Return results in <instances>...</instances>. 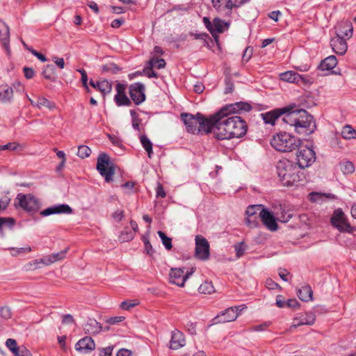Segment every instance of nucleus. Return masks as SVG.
<instances>
[{"label": "nucleus", "instance_id": "1", "mask_svg": "<svg viewBox=\"0 0 356 356\" xmlns=\"http://www.w3.org/2000/svg\"><path fill=\"white\" fill-rule=\"evenodd\" d=\"M252 108L250 104L244 102H238L223 106L213 115L212 131L214 136L218 140H229L243 137L247 132L246 122L239 116L229 115L248 112Z\"/></svg>", "mask_w": 356, "mask_h": 356}, {"label": "nucleus", "instance_id": "2", "mask_svg": "<svg viewBox=\"0 0 356 356\" xmlns=\"http://www.w3.org/2000/svg\"><path fill=\"white\" fill-rule=\"evenodd\" d=\"M296 108V104L282 107V109L287 110L284 114H282V123L286 126L293 127L296 132L298 134L304 136L311 134L316 129L313 116L305 109Z\"/></svg>", "mask_w": 356, "mask_h": 356}, {"label": "nucleus", "instance_id": "3", "mask_svg": "<svg viewBox=\"0 0 356 356\" xmlns=\"http://www.w3.org/2000/svg\"><path fill=\"white\" fill-rule=\"evenodd\" d=\"M188 132L197 134L202 131L209 133L213 127V115L205 118L202 113H197L193 115L188 113H182L180 115Z\"/></svg>", "mask_w": 356, "mask_h": 356}, {"label": "nucleus", "instance_id": "4", "mask_svg": "<svg viewBox=\"0 0 356 356\" xmlns=\"http://www.w3.org/2000/svg\"><path fill=\"white\" fill-rule=\"evenodd\" d=\"M299 168L292 161L282 159L276 164V171L281 184L284 186L291 187L297 186L300 181Z\"/></svg>", "mask_w": 356, "mask_h": 356}, {"label": "nucleus", "instance_id": "5", "mask_svg": "<svg viewBox=\"0 0 356 356\" xmlns=\"http://www.w3.org/2000/svg\"><path fill=\"white\" fill-rule=\"evenodd\" d=\"M302 144L301 139L286 132L277 134L270 140L271 146L281 152H291L300 147Z\"/></svg>", "mask_w": 356, "mask_h": 356}, {"label": "nucleus", "instance_id": "6", "mask_svg": "<svg viewBox=\"0 0 356 356\" xmlns=\"http://www.w3.org/2000/svg\"><path fill=\"white\" fill-rule=\"evenodd\" d=\"M97 170L104 177L106 182L113 181V177L115 172V165L111 161L110 157L105 153H101L97 162Z\"/></svg>", "mask_w": 356, "mask_h": 356}, {"label": "nucleus", "instance_id": "7", "mask_svg": "<svg viewBox=\"0 0 356 356\" xmlns=\"http://www.w3.org/2000/svg\"><path fill=\"white\" fill-rule=\"evenodd\" d=\"M298 151L296 153V159L298 168H305L309 167L316 160V153L312 148L300 145L298 148Z\"/></svg>", "mask_w": 356, "mask_h": 356}, {"label": "nucleus", "instance_id": "8", "mask_svg": "<svg viewBox=\"0 0 356 356\" xmlns=\"http://www.w3.org/2000/svg\"><path fill=\"white\" fill-rule=\"evenodd\" d=\"M19 205L26 211H36L40 208V202L32 194L19 193L15 198V205Z\"/></svg>", "mask_w": 356, "mask_h": 356}, {"label": "nucleus", "instance_id": "9", "mask_svg": "<svg viewBox=\"0 0 356 356\" xmlns=\"http://www.w3.org/2000/svg\"><path fill=\"white\" fill-rule=\"evenodd\" d=\"M330 220L332 225L340 232H350L351 231V226L341 209H336L334 211Z\"/></svg>", "mask_w": 356, "mask_h": 356}, {"label": "nucleus", "instance_id": "10", "mask_svg": "<svg viewBox=\"0 0 356 356\" xmlns=\"http://www.w3.org/2000/svg\"><path fill=\"white\" fill-rule=\"evenodd\" d=\"M195 254L201 260H207L209 257V244L204 237L200 235L195 236Z\"/></svg>", "mask_w": 356, "mask_h": 356}, {"label": "nucleus", "instance_id": "11", "mask_svg": "<svg viewBox=\"0 0 356 356\" xmlns=\"http://www.w3.org/2000/svg\"><path fill=\"white\" fill-rule=\"evenodd\" d=\"M145 87L140 82H136L129 86V95L136 105H139L145 100Z\"/></svg>", "mask_w": 356, "mask_h": 356}, {"label": "nucleus", "instance_id": "12", "mask_svg": "<svg viewBox=\"0 0 356 356\" xmlns=\"http://www.w3.org/2000/svg\"><path fill=\"white\" fill-rule=\"evenodd\" d=\"M240 307H231L218 314L214 318V323H225L235 321L239 315Z\"/></svg>", "mask_w": 356, "mask_h": 356}, {"label": "nucleus", "instance_id": "13", "mask_svg": "<svg viewBox=\"0 0 356 356\" xmlns=\"http://www.w3.org/2000/svg\"><path fill=\"white\" fill-rule=\"evenodd\" d=\"M68 251V248H66L59 252L53 253L47 255L40 260H35L33 263H30L31 266H34V268H38L40 264H42L45 266L51 265L58 261L62 260L65 257L66 253Z\"/></svg>", "mask_w": 356, "mask_h": 356}, {"label": "nucleus", "instance_id": "14", "mask_svg": "<svg viewBox=\"0 0 356 356\" xmlns=\"http://www.w3.org/2000/svg\"><path fill=\"white\" fill-rule=\"evenodd\" d=\"M259 217L263 224L271 232L277 230L278 225L273 213L266 209H262L259 213Z\"/></svg>", "mask_w": 356, "mask_h": 356}, {"label": "nucleus", "instance_id": "15", "mask_svg": "<svg viewBox=\"0 0 356 356\" xmlns=\"http://www.w3.org/2000/svg\"><path fill=\"white\" fill-rule=\"evenodd\" d=\"M169 276L170 282L179 286H184L188 279V275H184V269L181 268H171Z\"/></svg>", "mask_w": 356, "mask_h": 356}, {"label": "nucleus", "instance_id": "16", "mask_svg": "<svg viewBox=\"0 0 356 356\" xmlns=\"http://www.w3.org/2000/svg\"><path fill=\"white\" fill-rule=\"evenodd\" d=\"M286 111L282 109V108H278L261 113L260 115L265 124L275 125V122L282 118V114H284Z\"/></svg>", "mask_w": 356, "mask_h": 356}, {"label": "nucleus", "instance_id": "17", "mask_svg": "<svg viewBox=\"0 0 356 356\" xmlns=\"http://www.w3.org/2000/svg\"><path fill=\"white\" fill-rule=\"evenodd\" d=\"M72 213V209L66 204H56L48 207L40 212L42 216H47L53 214H70Z\"/></svg>", "mask_w": 356, "mask_h": 356}, {"label": "nucleus", "instance_id": "18", "mask_svg": "<svg viewBox=\"0 0 356 356\" xmlns=\"http://www.w3.org/2000/svg\"><path fill=\"white\" fill-rule=\"evenodd\" d=\"M337 35L346 37L348 39L353 35V27L350 21L343 20L339 22L334 27Z\"/></svg>", "mask_w": 356, "mask_h": 356}, {"label": "nucleus", "instance_id": "19", "mask_svg": "<svg viewBox=\"0 0 356 356\" xmlns=\"http://www.w3.org/2000/svg\"><path fill=\"white\" fill-rule=\"evenodd\" d=\"M95 348V343L90 337H85L81 339L75 344V349L78 352L88 354Z\"/></svg>", "mask_w": 356, "mask_h": 356}, {"label": "nucleus", "instance_id": "20", "mask_svg": "<svg viewBox=\"0 0 356 356\" xmlns=\"http://www.w3.org/2000/svg\"><path fill=\"white\" fill-rule=\"evenodd\" d=\"M316 321V316L314 313H305L293 319V324L291 325L290 330L302 325H312Z\"/></svg>", "mask_w": 356, "mask_h": 356}, {"label": "nucleus", "instance_id": "21", "mask_svg": "<svg viewBox=\"0 0 356 356\" xmlns=\"http://www.w3.org/2000/svg\"><path fill=\"white\" fill-rule=\"evenodd\" d=\"M332 50L339 55H343L347 51L348 44L343 37L337 35L330 40Z\"/></svg>", "mask_w": 356, "mask_h": 356}, {"label": "nucleus", "instance_id": "22", "mask_svg": "<svg viewBox=\"0 0 356 356\" xmlns=\"http://www.w3.org/2000/svg\"><path fill=\"white\" fill-rule=\"evenodd\" d=\"M10 29L8 25L0 20V41L8 54H10L9 46Z\"/></svg>", "mask_w": 356, "mask_h": 356}, {"label": "nucleus", "instance_id": "23", "mask_svg": "<svg viewBox=\"0 0 356 356\" xmlns=\"http://www.w3.org/2000/svg\"><path fill=\"white\" fill-rule=\"evenodd\" d=\"M185 345V339L184 334L178 330L172 332V337L170 341V348L172 350H177Z\"/></svg>", "mask_w": 356, "mask_h": 356}, {"label": "nucleus", "instance_id": "24", "mask_svg": "<svg viewBox=\"0 0 356 356\" xmlns=\"http://www.w3.org/2000/svg\"><path fill=\"white\" fill-rule=\"evenodd\" d=\"M13 99V88L7 84L2 85L0 87V101L3 104H10Z\"/></svg>", "mask_w": 356, "mask_h": 356}, {"label": "nucleus", "instance_id": "25", "mask_svg": "<svg viewBox=\"0 0 356 356\" xmlns=\"http://www.w3.org/2000/svg\"><path fill=\"white\" fill-rule=\"evenodd\" d=\"M337 65V60L334 56H329L321 62L318 66V71H330Z\"/></svg>", "mask_w": 356, "mask_h": 356}, {"label": "nucleus", "instance_id": "26", "mask_svg": "<svg viewBox=\"0 0 356 356\" xmlns=\"http://www.w3.org/2000/svg\"><path fill=\"white\" fill-rule=\"evenodd\" d=\"M83 329L86 334H97L103 330V327L101 323L96 320L89 319L85 324Z\"/></svg>", "mask_w": 356, "mask_h": 356}, {"label": "nucleus", "instance_id": "27", "mask_svg": "<svg viewBox=\"0 0 356 356\" xmlns=\"http://www.w3.org/2000/svg\"><path fill=\"white\" fill-rule=\"evenodd\" d=\"M313 291L312 287L308 285H304L298 291V298L305 302H308L312 300Z\"/></svg>", "mask_w": 356, "mask_h": 356}, {"label": "nucleus", "instance_id": "28", "mask_svg": "<svg viewBox=\"0 0 356 356\" xmlns=\"http://www.w3.org/2000/svg\"><path fill=\"white\" fill-rule=\"evenodd\" d=\"M280 76L281 80L289 83L298 82L300 79H303L300 74L293 71L281 73Z\"/></svg>", "mask_w": 356, "mask_h": 356}, {"label": "nucleus", "instance_id": "29", "mask_svg": "<svg viewBox=\"0 0 356 356\" xmlns=\"http://www.w3.org/2000/svg\"><path fill=\"white\" fill-rule=\"evenodd\" d=\"M213 37L215 38V40L217 41L218 40V35H216V33H222L225 30V28L228 29L229 24L227 22H225L222 19L219 18H215L213 19Z\"/></svg>", "mask_w": 356, "mask_h": 356}, {"label": "nucleus", "instance_id": "30", "mask_svg": "<svg viewBox=\"0 0 356 356\" xmlns=\"http://www.w3.org/2000/svg\"><path fill=\"white\" fill-rule=\"evenodd\" d=\"M42 75L48 80L56 81V76L55 74V67L52 64L45 65L42 71Z\"/></svg>", "mask_w": 356, "mask_h": 356}, {"label": "nucleus", "instance_id": "31", "mask_svg": "<svg viewBox=\"0 0 356 356\" xmlns=\"http://www.w3.org/2000/svg\"><path fill=\"white\" fill-rule=\"evenodd\" d=\"M97 90L101 92L103 96L109 94L112 90L111 83L106 79L97 82Z\"/></svg>", "mask_w": 356, "mask_h": 356}, {"label": "nucleus", "instance_id": "32", "mask_svg": "<svg viewBox=\"0 0 356 356\" xmlns=\"http://www.w3.org/2000/svg\"><path fill=\"white\" fill-rule=\"evenodd\" d=\"M140 143L142 144L143 147L147 152V155L149 158H152V155L153 154L152 150V143L145 135H142L140 137Z\"/></svg>", "mask_w": 356, "mask_h": 356}, {"label": "nucleus", "instance_id": "33", "mask_svg": "<svg viewBox=\"0 0 356 356\" xmlns=\"http://www.w3.org/2000/svg\"><path fill=\"white\" fill-rule=\"evenodd\" d=\"M4 150L22 151L24 150V145L17 142L8 143L3 145H0V151Z\"/></svg>", "mask_w": 356, "mask_h": 356}, {"label": "nucleus", "instance_id": "34", "mask_svg": "<svg viewBox=\"0 0 356 356\" xmlns=\"http://www.w3.org/2000/svg\"><path fill=\"white\" fill-rule=\"evenodd\" d=\"M15 225V220L13 218L0 217V233L1 236H3V227L12 229Z\"/></svg>", "mask_w": 356, "mask_h": 356}, {"label": "nucleus", "instance_id": "35", "mask_svg": "<svg viewBox=\"0 0 356 356\" xmlns=\"http://www.w3.org/2000/svg\"><path fill=\"white\" fill-rule=\"evenodd\" d=\"M341 136L343 138L350 140L356 138V131L350 125H346L341 131Z\"/></svg>", "mask_w": 356, "mask_h": 356}, {"label": "nucleus", "instance_id": "36", "mask_svg": "<svg viewBox=\"0 0 356 356\" xmlns=\"http://www.w3.org/2000/svg\"><path fill=\"white\" fill-rule=\"evenodd\" d=\"M35 105L38 108H41L42 106H44L49 108V110H53L56 108V105L54 102L49 101L44 97H38Z\"/></svg>", "mask_w": 356, "mask_h": 356}, {"label": "nucleus", "instance_id": "37", "mask_svg": "<svg viewBox=\"0 0 356 356\" xmlns=\"http://www.w3.org/2000/svg\"><path fill=\"white\" fill-rule=\"evenodd\" d=\"M198 291L201 293L211 294L215 292V289L212 282L205 281L199 286Z\"/></svg>", "mask_w": 356, "mask_h": 356}, {"label": "nucleus", "instance_id": "38", "mask_svg": "<svg viewBox=\"0 0 356 356\" xmlns=\"http://www.w3.org/2000/svg\"><path fill=\"white\" fill-rule=\"evenodd\" d=\"M262 209L265 208L261 204H254L248 206L245 211L246 217L252 218L254 217V216H259V213Z\"/></svg>", "mask_w": 356, "mask_h": 356}, {"label": "nucleus", "instance_id": "39", "mask_svg": "<svg viewBox=\"0 0 356 356\" xmlns=\"http://www.w3.org/2000/svg\"><path fill=\"white\" fill-rule=\"evenodd\" d=\"M334 197V195L330 193H321L318 192H312L308 195L309 200L313 202H320L323 197Z\"/></svg>", "mask_w": 356, "mask_h": 356}, {"label": "nucleus", "instance_id": "40", "mask_svg": "<svg viewBox=\"0 0 356 356\" xmlns=\"http://www.w3.org/2000/svg\"><path fill=\"white\" fill-rule=\"evenodd\" d=\"M340 169L343 174L348 175L355 171V166L351 161H346L340 163Z\"/></svg>", "mask_w": 356, "mask_h": 356}, {"label": "nucleus", "instance_id": "41", "mask_svg": "<svg viewBox=\"0 0 356 356\" xmlns=\"http://www.w3.org/2000/svg\"><path fill=\"white\" fill-rule=\"evenodd\" d=\"M115 102L118 106H129L131 104V100L127 97L126 94L115 95Z\"/></svg>", "mask_w": 356, "mask_h": 356}, {"label": "nucleus", "instance_id": "42", "mask_svg": "<svg viewBox=\"0 0 356 356\" xmlns=\"http://www.w3.org/2000/svg\"><path fill=\"white\" fill-rule=\"evenodd\" d=\"M158 235L159 236L160 238L161 239L162 243L164 245V247L168 250H170L172 248V238L168 237L163 232L159 231Z\"/></svg>", "mask_w": 356, "mask_h": 356}, {"label": "nucleus", "instance_id": "43", "mask_svg": "<svg viewBox=\"0 0 356 356\" xmlns=\"http://www.w3.org/2000/svg\"><path fill=\"white\" fill-rule=\"evenodd\" d=\"M121 70V68L118 67L114 63H109L102 66V72H111L112 74H117Z\"/></svg>", "mask_w": 356, "mask_h": 356}, {"label": "nucleus", "instance_id": "44", "mask_svg": "<svg viewBox=\"0 0 356 356\" xmlns=\"http://www.w3.org/2000/svg\"><path fill=\"white\" fill-rule=\"evenodd\" d=\"M142 240L144 243V248H145V252L149 256H153L154 253L155 252L154 250L152 248V245H151L148 236H143Z\"/></svg>", "mask_w": 356, "mask_h": 356}, {"label": "nucleus", "instance_id": "45", "mask_svg": "<svg viewBox=\"0 0 356 356\" xmlns=\"http://www.w3.org/2000/svg\"><path fill=\"white\" fill-rule=\"evenodd\" d=\"M134 232L127 230L126 229L121 232L119 240L121 242H127L131 241L134 238Z\"/></svg>", "mask_w": 356, "mask_h": 356}, {"label": "nucleus", "instance_id": "46", "mask_svg": "<svg viewBox=\"0 0 356 356\" xmlns=\"http://www.w3.org/2000/svg\"><path fill=\"white\" fill-rule=\"evenodd\" d=\"M91 154V149L86 145H80L78 147L77 156L81 159L88 157Z\"/></svg>", "mask_w": 356, "mask_h": 356}, {"label": "nucleus", "instance_id": "47", "mask_svg": "<svg viewBox=\"0 0 356 356\" xmlns=\"http://www.w3.org/2000/svg\"><path fill=\"white\" fill-rule=\"evenodd\" d=\"M260 217L259 216H254V217H246V225L250 228L257 227L259 225Z\"/></svg>", "mask_w": 356, "mask_h": 356}, {"label": "nucleus", "instance_id": "48", "mask_svg": "<svg viewBox=\"0 0 356 356\" xmlns=\"http://www.w3.org/2000/svg\"><path fill=\"white\" fill-rule=\"evenodd\" d=\"M0 316L5 319L8 320L12 317L11 309L8 306H3L0 307Z\"/></svg>", "mask_w": 356, "mask_h": 356}, {"label": "nucleus", "instance_id": "49", "mask_svg": "<svg viewBox=\"0 0 356 356\" xmlns=\"http://www.w3.org/2000/svg\"><path fill=\"white\" fill-rule=\"evenodd\" d=\"M6 345L14 355H17V349L19 347L17 346L16 340L8 339L6 341Z\"/></svg>", "mask_w": 356, "mask_h": 356}, {"label": "nucleus", "instance_id": "50", "mask_svg": "<svg viewBox=\"0 0 356 356\" xmlns=\"http://www.w3.org/2000/svg\"><path fill=\"white\" fill-rule=\"evenodd\" d=\"M225 93L229 94L232 93L234 91V83L232 80V78L229 76H227L225 79Z\"/></svg>", "mask_w": 356, "mask_h": 356}, {"label": "nucleus", "instance_id": "51", "mask_svg": "<svg viewBox=\"0 0 356 356\" xmlns=\"http://www.w3.org/2000/svg\"><path fill=\"white\" fill-rule=\"evenodd\" d=\"M130 113L132 118V127L134 129L139 131L140 120L138 118L137 113L134 110H131Z\"/></svg>", "mask_w": 356, "mask_h": 356}, {"label": "nucleus", "instance_id": "52", "mask_svg": "<svg viewBox=\"0 0 356 356\" xmlns=\"http://www.w3.org/2000/svg\"><path fill=\"white\" fill-rule=\"evenodd\" d=\"M234 250L236 251V257L238 258H239L243 255V254L245 251V249H246V245L243 242L236 243L234 245Z\"/></svg>", "mask_w": 356, "mask_h": 356}, {"label": "nucleus", "instance_id": "53", "mask_svg": "<svg viewBox=\"0 0 356 356\" xmlns=\"http://www.w3.org/2000/svg\"><path fill=\"white\" fill-rule=\"evenodd\" d=\"M136 305H138V302H136L135 301L133 300L123 301L120 304V308L124 310H129L131 308L136 306Z\"/></svg>", "mask_w": 356, "mask_h": 356}, {"label": "nucleus", "instance_id": "54", "mask_svg": "<svg viewBox=\"0 0 356 356\" xmlns=\"http://www.w3.org/2000/svg\"><path fill=\"white\" fill-rule=\"evenodd\" d=\"M23 72L24 73V76L27 79H32L35 74V72L32 67H26V66L23 67Z\"/></svg>", "mask_w": 356, "mask_h": 356}, {"label": "nucleus", "instance_id": "55", "mask_svg": "<svg viewBox=\"0 0 356 356\" xmlns=\"http://www.w3.org/2000/svg\"><path fill=\"white\" fill-rule=\"evenodd\" d=\"M266 286L271 290L275 289H278L279 290L282 289L281 286L270 278H268L266 280Z\"/></svg>", "mask_w": 356, "mask_h": 356}, {"label": "nucleus", "instance_id": "56", "mask_svg": "<svg viewBox=\"0 0 356 356\" xmlns=\"http://www.w3.org/2000/svg\"><path fill=\"white\" fill-rule=\"evenodd\" d=\"M203 22H204V24L205 25L206 28L207 29V30L210 32V33L212 35H213V22H211L209 17H204Z\"/></svg>", "mask_w": 356, "mask_h": 356}, {"label": "nucleus", "instance_id": "57", "mask_svg": "<svg viewBox=\"0 0 356 356\" xmlns=\"http://www.w3.org/2000/svg\"><path fill=\"white\" fill-rule=\"evenodd\" d=\"M113 346H108L99 349V356H112Z\"/></svg>", "mask_w": 356, "mask_h": 356}, {"label": "nucleus", "instance_id": "58", "mask_svg": "<svg viewBox=\"0 0 356 356\" xmlns=\"http://www.w3.org/2000/svg\"><path fill=\"white\" fill-rule=\"evenodd\" d=\"M77 71L81 75V82L84 87L88 88V75L84 69H78Z\"/></svg>", "mask_w": 356, "mask_h": 356}, {"label": "nucleus", "instance_id": "59", "mask_svg": "<svg viewBox=\"0 0 356 356\" xmlns=\"http://www.w3.org/2000/svg\"><path fill=\"white\" fill-rule=\"evenodd\" d=\"M156 197H161V198H164L166 196V193L163 189V187L160 183H158V185L156 187Z\"/></svg>", "mask_w": 356, "mask_h": 356}, {"label": "nucleus", "instance_id": "60", "mask_svg": "<svg viewBox=\"0 0 356 356\" xmlns=\"http://www.w3.org/2000/svg\"><path fill=\"white\" fill-rule=\"evenodd\" d=\"M10 199L8 197H6L4 198H2L0 200V212L6 210V209L8 207V204H10Z\"/></svg>", "mask_w": 356, "mask_h": 356}, {"label": "nucleus", "instance_id": "61", "mask_svg": "<svg viewBox=\"0 0 356 356\" xmlns=\"http://www.w3.org/2000/svg\"><path fill=\"white\" fill-rule=\"evenodd\" d=\"M300 306V303L298 302V301L296 300V299H289L286 302V307H289V308H297Z\"/></svg>", "mask_w": 356, "mask_h": 356}, {"label": "nucleus", "instance_id": "62", "mask_svg": "<svg viewBox=\"0 0 356 356\" xmlns=\"http://www.w3.org/2000/svg\"><path fill=\"white\" fill-rule=\"evenodd\" d=\"M124 318H125L124 316H114L108 318L106 321V323H108L110 325H114L118 323L122 322V321L124 320Z\"/></svg>", "mask_w": 356, "mask_h": 356}, {"label": "nucleus", "instance_id": "63", "mask_svg": "<svg viewBox=\"0 0 356 356\" xmlns=\"http://www.w3.org/2000/svg\"><path fill=\"white\" fill-rule=\"evenodd\" d=\"M10 88H13V92L15 90L16 92H22L24 89L23 86L21 82L19 81H15L12 83V86Z\"/></svg>", "mask_w": 356, "mask_h": 356}, {"label": "nucleus", "instance_id": "64", "mask_svg": "<svg viewBox=\"0 0 356 356\" xmlns=\"http://www.w3.org/2000/svg\"><path fill=\"white\" fill-rule=\"evenodd\" d=\"M132 355L131 350L127 348H121L118 351L116 356H132Z\"/></svg>", "mask_w": 356, "mask_h": 356}]
</instances>
